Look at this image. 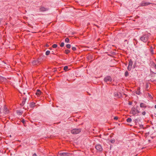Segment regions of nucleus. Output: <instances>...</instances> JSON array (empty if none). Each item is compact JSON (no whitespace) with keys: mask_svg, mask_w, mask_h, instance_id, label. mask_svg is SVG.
Listing matches in <instances>:
<instances>
[{"mask_svg":"<svg viewBox=\"0 0 156 156\" xmlns=\"http://www.w3.org/2000/svg\"><path fill=\"white\" fill-rule=\"evenodd\" d=\"M70 52V51L68 49H66L65 50V53L66 54H68Z\"/></svg>","mask_w":156,"mask_h":156,"instance_id":"6ab92c4d","label":"nucleus"},{"mask_svg":"<svg viewBox=\"0 0 156 156\" xmlns=\"http://www.w3.org/2000/svg\"><path fill=\"white\" fill-rule=\"evenodd\" d=\"M129 64L128 65L130 66H132L133 64V62L132 61V60L131 59H129Z\"/></svg>","mask_w":156,"mask_h":156,"instance_id":"f3484780","label":"nucleus"},{"mask_svg":"<svg viewBox=\"0 0 156 156\" xmlns=\"http://www.w3.org/2000/svg\"><path fill=\"white\" fill-rule=\"evenodd\" d=\"M132 102L129 101V102L128 104L129 105H131L132 104Z\"/></svg>","mask_w":156,"mask_h":156,"instance_id":"e433bc0d","label":"nucleus"},{"mask_svg":"<svg viewBox=\"0 0 156 156\" xmlns=\"http://www.w3.org/2000/svg\"><path fill=\"white\" fill-rule=\"evenodd\" d=\"M150 52L151 54L153 55L154 54V50L152 46H151L150 47Z\"/></svg>","mask_w":156,"mask_h":156,"instance_id":"dca6fc26","label":"nucleus"},{"mask_svg":"<svg viewBox=\"0 0 156 156\" xmlns=\"http://www.w3.org/2000/svg\"><path fill=\"white\" fill-rule=\"evenodd\" d=\"M50 53V51H46V52H45V55H48Z\"/></svg>","mask_w":156,"mask_h":156,"instance_id":"b1692460","label":"nucleus"},{"mask_svg":"<svg viewBox=\"0 0 156 156\" xmlns=\"http://www.w3.org/2000/svg\"><path fill=\"white\" fill-rule=\"evenodd\" d=\"M21 122L24 124H25V121L24 120V119H22L21 120Z\"/></svg>","mask_w":156,"mask_h":156,"instance_id":"7c9ffc66","label":"nucleus"},{"mask_svg":"<svg viewBox=\"0 0 156 156\" xmlns=\"http://www.w3.org/2000/svg\"><path fill=\"white\" fill-rule=\"evenodd\" d=\"M59 154L62 156H68L69 155V153H60Z\"/></svg>","mask_w":156,"mask_h":156,"instance_id":"4468645a","label":"nucleus"},{"mask_svg":"<svg viewBox=\"0 0 156 156\" xmlns=\"http://www.w3.org/2000/svg\"><path fill=\"white\" fill-rule=\"evenodd\" d=\"M57 47V45L56 44H54L52 45V47L54 48H56Z\"/></svg>","mask_w":156,"mask_h":156,"instance_id":"393cba45","label":"nucleus"},{"mask_svg":"<svg viewBox=\"0 0 156 156\" xmlns=\"http://www.w3.org/2000/svg\"><path fill=\"white\" fill-rule=\"evenodd\" d=\"M140 112L136 108L134 107H133L132 108L131 110L130 111V114H132L133 115H137L138 114L140 113Z\"/></svg>","mask_w":156,"mask_h":156,"instance_id":"f257e3e1","label":"nucleus"},{"mask_svg":"<svg viewBox=\"0 0 156 156\" xmlns=\"http://www.w3.org/2000/svg\"><path fill=\"white\" fill-rule=\"evenodd\" d=\"M110 142L112 143V144H113L115 143V140L114 139H112L111 140H110Z\"/></svg>","mask_w":156,"mask_h":156,"instance_id":"cd10ccee","label":"nucleus"},{"mask_svg":"<svg viewBox=\"0 0 156 156\" xmlns=\"http://www.w3.org/2000/svg\"><path fill=\"white\" fill-rule=\"evenodd\" d=\"M52 54L54 55H55V54L54 53L53 51H52Z\"/></svg>","mask_w":156,"mask_h":156,"instance_id":"58836bf2","label":"nucleus"},{"mask_svg":"<svg viewBox=\"0 0 156 156\" xmlns=\"http://www.w3.org/2000/svg\"><path fill=\"white\" fill-rule=\"evenodd\" d=\"M26 100V97H23L22 102L20 103V105L22 106H23L25 103Z\"/></svg>","mask_w":156,"mask_h":156,"instance_id":"ddd939ff","label":"nucleus"},{"mask_svg":"<svg viewBox=\"0 0 156 156\" xmlns=\"http://www.w3.org/2000/svg\"><path fill=\"white\" fill-rule=\"evenodd\" d=\"M150 4L151 3L147 2H143L141 3V6H146L150 5Z\"/></svg>","mask_w":156,"mask_h":156,"instance_id":"f8f14e48","label":"nucleus"},{"mask_svg":"<svg viewBox=\"0 0 156 156\" xmlns=\"http://www.w3.org/2000/svg\"><path fill=\"white\" fill-rule=\"evenodd\" d=\"M132 66H130L128 65V67H127V69L129 71H130L132 69Z\"/></svg>","mask_w":156,"mask_h":156,"instance_id":"412c9836","label":"nucleus"},{"mask_svg":"<svg viewBox=\"0 0 156 156\" xmlns=\"http://www.w3.org/2000/svg\"><path fill=\"white\" fill-rule=\"evenodd\" d=\"M153 66L156 69V64H155L154 63H153Z\"/></svg>","mask_w":156,"mask_h":156,"instance_id":"f704fd0d","label":"nucleus"},{"mask_svg":"<svg viewBox=\"0 0 156 156\" xmlns=\"http://www.w3.org/2000/svg\"><path fill=\"white\" fill-rule=\"evenodd\" d=\"M69 39L68 37L66 38L65 39V41L66 43H69Z\"/></svg>","mask_w":156,"mask_h":156,"instance_id":"4be33fe9","label":"nucleus"},{"mask_svg":"<svg viewBox=\"0 0 156 156\" xmlns=\"http://www.w3.org/2000/svg\"><path fill=\"white\" fill-rule=\"evenodd\" d=\"M41 58H39L37 60H34L32 61V63L33 65H36L39 64L41 63Z\"/></svg>","mask_w":156,"mask_h":156,"instance_id":"39448f33","label":"nucleus"},{"mask_svg":"<svg viewBox=\"0 0 156 156\" xmlns=\"http://www.w3.org/2000/svg\"><path fill=\"white\" fill-rule=\"evenodd\" d=\"M46 47H48V45H46Z\"/></svg>","mask_w":156,"mask_h":156,"instance_id":"a19ab883","label":"nucleus"},{"mask_svg":"<svg viewBox=\"0 0 156 156\" xmlns=\"http://www.w3.org/2000/svg\"><path fill=\"white\" fill-rule=\"evenodd\" d=\"M104 80L106 82H110L112 81V79L109 76H107L104 78Z\"/></svg>","mask_w":156,"mask_h":156,"instance_id":"20e7f679","label":"nucleus"},{"mask_svg":"<svg viewBox=\"0 0 156 156\" xmlns=\"http://www.w3.org/2000/svg\"><path fill=\"white\" fill-rule=\"evenodd\" d=\"M64 42H62L61 44H60V46L61 47H63L64 46Z\"/></svg>","mask_w":156,"mask_h":156,"instance_id":"c85d7f7f","label":"nucleus"},{"mask_svg":"<svg viewBox=\"0 0 156 156\" xmlns=\"http://www.w3.org/2000/svg\"><path fill=\"white\" fill-rule=\"evenodd\" d=\"M148 87H149L148 84H147L146 85V89H147V90L148 89Z\"/></svg>","mask_w":156,"mask_h":156,"instance_id":"2f4dec72","label":"nucleus"},{"mask_svg":"<svg viewBox=\"0 0 156 156\" xmlns=\"http://www.w3.org/2000/svg\"><path fill=\"white\" fill-rule=\"evenodd\" d=\"M95 148L97 151L98 152H101L103 150V148L99 144H97Z\"/></svg>","mask_w":156,"mask_h":156,"instance_id":"423d86ee","label":"nucleus"},{"mask_svg":"<svg viewBox=\"0 0 156 156\" xmlns=\"http://www.w3.org/2000/svg\"><path fill=\"white\" fill-rule=\"evenodd\" d=\"M41 94V91L40 90L38 89L37 90V92H36V94L37 95H40Z\"/></svg>","mask_w":156,"mask_h":156,"instance_id":"a211bd4d","label":"nucleus"},{"mask_svg":"<svg viewBox=\"0 0 156 156\" xmlns=\"http://www.w3.org/2000/svg\"><path fill=\"white\" fill-rule=\"evenodd\" d=\"M146 112L145 111H144L142 113V114L143 115H145L146 114Z\"/></svg>","mask_w":156,"mask_h":156,"instance_id":"473e14b6","label":"nucleus"},{"mask_svg":"<svg viewBox=\"0 0 156 156\" xmlns=\"http://www.w3.org/2000/svg\"><path fill=\"white\" fill-rule=\"evenodd\" d=\"M68 69V67L67 66H65L64 67V70L66 71H67Z\"/></svg>","mask_w":156,"mask_h":156,"instance_id":"bb28decb","label":"nucleus"},{"mask_svg":"<svg viewBox=\"0 0 156 156\" xmlns=\"http://www.w3.org/2000/svg\"><path fill=\"white\" fill-rule=\"evenodd\" d=\"M149 37L148 34H145L143 35L140 37V40L144 42H146L148 41Z\"/></svg>","mask_w":156,"mask_h":156,"instance_id":"f03ea898","label":"nucleus"},{"mask_svg":"<svg viewBox=\"0 0 156 156\" xmlns=\"http://www.w3.org/2000/svg\"><path fill=\"white\" fill-rule=\"evenodd\" d=\"M33 156H37V154L35 153L33 155Z\"/></svg>","mask_w":156,"mask_h":156,"instance_id":"4c0bfd02","label":"nucleus"},{"mask_svg":"<svg viewBox=\"0 0 156 156\" xmlns=\"http://www.w3.org/2000/svg\"><path fill=\"white\" fill-rule=\"evenodd\" d=\"M35 104L36 103L35 102H31L29 105L30 108L31 109H33L36 106Z\"/></svg>","mask_w":156,"mask_h":156,"instance_id":"1a4fd4ad","label":"nucleus"},{"mask_svg":"<svg viewBox=\"0 0 156 156\" xmlns=\"http://www.w3.org/2000/svg\"><path fill=\"white\" fill-rule=\"evenodd\" d=\"M122 96V94L119 92H115L114 93V96L117 98H119L121 97Z\"/></svg>","mask_w":156,"mask_h":156,"instance_id":"0eeeda50","label":"nucleus"},{"mask_svg":"<svg viewBox=\"0 0 156 156\" xmlns=\"http://www.w3.org/2000/svg\"><path fill=\"white\" fill-rule=\"evenodd\" d=\"M154 108H156V105H155V106H154Z\"/></svg>","mask_w":156,"mask_h":156,"instance_id":"ea45409f","label":"nucleus"},{"mask_svg":"<svg viewBox=\"0 0 156 156\" xmlns=\"http://www.w3.org/2000/svg\"><path fill=\"white\" fill-rule=\"evenodd\" d=\"M129 75V73L128 71H126L125 73V76L127 77Z\"/></svg>","mask_w":156,"mask_h":156,"instance_id":"5701e85b","label":"nucleus"},{"mask_svg":"<svg viewBox=\"0 0 156 156\" xmlns=\"http://www.w3.org/2000/svg\"><path fill=\"white\" fill-rule=\"evenodd\" d=\"M49 8H48L45 7L43 6H41L39 8V11L40 12H44L48 11Z\"/></svg>","mask_w":156,"mask_h":156,"instance_id":"6e6552de","label":"nucleus"},{"mask_svg":"<svg viewBox=\"0 0 156 156\" xmlns=\"http://www.w3.org/2000/svg\"><path fill=\"white\" fill-rule=\"evenodd\" d=\"M126 121L128 122H131L132 121V119L130 118H128L127 119Z\"/></svg>","mask_w":156,"mask_h":156,"instance_id":"aec40b11","label":"nucleus"},{"mask_svg":"<svg viewBox=\"0 0 156 156\" xmlns=\"http://www.w3.org/2000/svg\"><path fill=\"white\" fill-rule=\"evenodd\" d=\"M7 81V79L2 76H0V81L1 82H5Z\"/></svg>","mask_w":156,"mask_h":156,"instance_id":"9d476101","label":"nucleus"},{"mask_svg":"<svg viewBox=\"0 0 156 156\" xmlns=\"http://www.w3.org/2000/svg\"><path fill=\"white\" fill-rule=\"evenodd\" d=\"M148 96L150 98H152V96L151 95V94H150L149 93H148Z\"/></svg>","mask_w":156,"mask_h":156,"instance_id":"72a5a7b5","label":"nucleus"},{"mask_svg":"<svg viewBox=\"0 0 156 156\" xmlns=\"http://www.w3.org/2000/svg\"><path fill=\"white\" fill-rule=\"evenodd\" d=\"M49 49L51 50V48H50Z\"/></svg>","mask_w":156,"mask_h":156,"instance_id":"79ce46f5","label":"nucleus"},{"mask_svg":"<svg viewBox=\"0 0 156 156\" xmlns=\"http://www.w3.org/2000/svg\"><path fill=\"white\" fill-rule=\"evenodd\" d=\"M114 119L115 120H117L118 119V118L117 116H115L114 118Z\"/></svg>","mask_w":156,"mask_h":156,"instance_id":"c9c22d12","label":"nucleus"},{"mask_svg":"<svg viewBox=\"0 0 156 156\" xmlns=\"http://www.w3.org/2000/svg\"><path fill=\"white\" fill-rule=\"evenodd\" d=\"M137 156V155H136L134 156Z\"/></svg>","mask_w":156,"mask_h":156,"instance_id":"37998d69","label":"nucleus"},{"mask_svg":"<svg viewBox=\"0 0 156 156\" xmlns=\"http://www.w3.org/2000/svg\"><path fill=\"white\" fill-rule=\"evenodd\" d=\"M147 105L143 103H141L140 104V107L142 108H145L147 107Z\"/></svg>","mask_w":156,"mask_h":156,"instance_id":"9b49d317","label":"nucleus"},{"mask_svg":"<svg viewBox=\"0 0 156 156\" xmlns=\"http://www.w3.org/2000/svg\"><path fill=\"white\" fill-rule=\"evenodd\" d=\"M140 88L138 87L137 89V90L136 91V94L138 95H140L141 94V92H140Z\"/></svg>","mask_w":156,"mask_h":156,"instance_id":"2eb2a0df","label":"nucleus"},{"mask_svg":"<svg viewBox=\"0 0 156 156\" xmlns=\"http://www.w3.org/2000/svg\"><path fill=\"white\" fill-rule=\"evenodd\" d=\"M81 131V129H74L72 130L71 131V133L73 134H77L80 133Z\"/></svg>","mask_w":156,"mask_h":156,"instance_id":"7ed1b4c3","label":"nucleus"},{"mask_svg":"<svg viewBox=\"0 0 156 156\" xmlns=\"http://www.w3.org/2000/svg\"><path fill=\"white\" fill-rule=\"evenodd\" d=\"M66 46L67 48H70L71 47L70 44H66Z\"/></svg>","mask_w":156,"mask_h":156,"instance_id":"a878e982","label":"nucleus"},{"mask_svg":"<svg viewBox=\"0 0 156 156\" xmlns=\"http://www.w3.org/2000/svg\"><path fill=\"white\" fill-rule=\"evenodd\" d=\"M72 49L73 51H75L76 50V48L75 47H72Z\"/></svg>","mask_w":156,"mask_h":156,"instance_id":"c756f323","label":"nucleus"}]
</instances>
